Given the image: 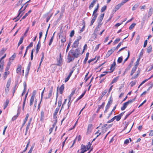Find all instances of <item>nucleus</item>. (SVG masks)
<instances>
[{"mask_svg":"<svg viewBox=\"0 0 153 153\" xmlns=\"http://www.w3.org/2000/svg\"><path fill=\"white\" fill-rule=\"evenodd\" d=\"M6 50L7 49L6 48H3L0 51V56H2Z\"/></svg>","mask_w":153,"mask_h":153,"instance_id":"29","label":"nucleus"},{"mask_svg":"<svg viewBox=\"0 0 153 153\" xmlns=\"http://www.w3.org/2000/svg\"><path fill=\"white\" fill-rule=\"evenodd\" d=\"M118 79V77H117L114 78L112 80L110 85H111L114 83L116 82Z\"/></svg>","mask_w":153,"mask_h":153,"instance_id":"28","label":"nucleus"},{"mask_svg":"<svg viewBox=\"0 0 153 153\" xmlns=\"http://www.w3.org/2000/svg\"><path fill=\"white\" fill-rule=\"evenodd\" d=\"M117 105H116L113 108V109L111 111V112H110V113L108 115V118L112 114V112H113L114 110H115L116 109V106H117Z\"/></svg>","mask_w":153,"mask_h":153,"instance_id":"40","label":"nucleus"},{"mask_svg":"<svg viewBox=\"0 0 153 153\" xmlns=\"http://www.w3.org/2000/svg\"><path fill=\"white\" fill-rule=\"evenodd\" d=\"M89 55V53L88 52L86 53L85 58L84 61L83 63L85 64L86 63V62L88 59V58Z\"/></svg>","mask_w":153,"mask_h":153,"instance_id":"30","label":"nucleus"},{"mask_svg":"<svg viewBox=\"0 0 153 153\" xmlns=\"http://www.w3.org/2000/svg\"><path fill=\"white\" fill-rule=\"evenodd\" d=\"M41 47V44H40V41L39 40L38 42V44L36 45V48H38L40 49Z\"/></svg>","mask_w":153,"mask_h":153,"instance_id":"53","label":"nucleus"},{"mask_svg":"<svg viewBox=\"0 0 153 153\" xmlns=\"http://www.w3.org/2000/svg\"><path fill=\"white\" fill-rule=\"evenodd\" d=\"M124 123H126V124L125 126L124 127V129L122 130V131L125 130H126V129L127 126H128V125L129 124V122H128L127 123L125 121V122Z\"/></svg>","mask_w":153,"mask_h":153,"instance_id":"47","label":"nucleus"},{"mask_svg":"<svg viewBox=\"0 0 153 153\" xmlns=\"http://www.w3.org/2000/svg\"><path fill=\"white\" fill-rule=\"evenodd\" d=\"M29 116V114H27L25 117V118L24 120V122L22 125V126L21 128H22L25 125V124L26 122L27 121L28 117Z\"/></svg>","mask_w":153,"mask_h":153,"instance_id":"15","label":"nucleus"},{"mask_svg":"<svg viewBox=\"0 0 153 153\" xmlns=\"http://www.w3.org/2000/svg\"><path fill=\"white\" fill-rule=\"evenodd\" d=\"M34 98L33 97H31L30 98V105L31 106L33 104L34 100Z\"/></svg>","mask_w":153,"mask_h":153,"instance_id":"39","label":"nucleus"},{"mask_svg":"<svg viewBox=\"0 0 153 153\" xmlns=\"http://www.w3.org/2000/svg\"><path fill=\"white\" fill-rule=\"evenodd\" d=\"M59 108L57 107L55 109V111L53 114V117L54 119H57V117H56V115L59 111Z\"/></svg>","mask_w":153,"mask_h":153,"instance_id":"10","label":"nucleus"},{"mask_svg":"<svg viewBox=\"0 0 153 153\" xmlns=\"http://www.w3.org/2000/svg\"><path fill=\"white\" fill-rule=\"evenodd\" d=\"M133 63V62L132 61L131 62L130 64H129V65H128L127 68L126 69V70L127 71L128 70L130 69V68L132 66V64Z\"/></svg>","mask_w":153,"mask_h":153,"instance_id":"42","label":"nucleus"},{"mask_svg":"<svg viewBox=\"0 0 153 153\" xmlns=\"http://www.w3.org/2000/svg\"><path fill=\"white\" fill-rule=\"evenodd\" d=\"M111 102H112V101L111 100H109L105 107V110L104 111V112L105 113H106L107 112V110L109 108V107L110 106V104H111Z\"/></svg>","mask_w":153,"mask_h":153,"instance_id":"7","label":"nucleus"},{"mask_svg":"<svg viewBox=\"0 0 153 153\" xmlns=\"http://www.w3.org/2000/svg\"><path fill=\"white\" fill-rule=\"evenodd\" d=\"M149 135L150 136H153V130L150 131Z\"/></svg>","mask_w":153,"mask_h":153,"instance_id":"63","label":"nucleus"},{"mask_svg":"<svg viewBox=\"0 0 153 153\" xmlns=\"http://www.w3.org/2000/svg\"><path fill=\"white\" fill-rule=\"evenodd\" d=\"M123 60V57L122 56H121L118 58L117 59V62L118 63H121Z\"/></svg>","mask_w":153,"mask_h":153,"instance_id":"44","label":"nucleus"},{"mask_svg":"<svg viewBox=\"0 0 153 153\" xmlns=\"http://www.w3.org/2000/svg\"><path fill=\"white\" fill-rule=\"evenodd\" d=\"M4 61H1L0 60V71H2L3 68Z\"/></svg>","mask_w":153,"mask_h":153,"instance_id":"21","label":"nucleus"},{"mask_svg":"<svg viewBox=\"0 0 153 153\" xmlns=\"http://www.w3.org/2000/svg\"><path fill=\"white\" fill-rule=\"evenodd\" d=\"M53 91V86H52L51 87V89L49 91L48 96L46 98V99H49L52 96V93Z\"/></svg>","mask_w":153,"mask_h":153,"instance_id":"8","label":"nucleus"},{"mask_svg":"<svg viewBox=\"0 0 153 153\" xmlns=\"http://www.w3.org/2000/svg\"><path fill=\"white\" fill-rule=\"evenodd\" d=\"M134 111V110H133L130 113L127 114L125 117L124 119V120H125L131 114L133 111Z\"/></svg>","mask_w":153,"mask_h":153,"instance_id":"58","label":"nucleus"},{"mask_svg":"<svg viewBox=\"0 0 153 153\" xmlns=\"http://www.w3.org/2000/svg\"><path fill=\"white\" fill-rule=\"evenodd\" d=\"M99 29L98 28V27H96L94 32V35L95 38L96 37L97 34H99Z\"/></svg>","mask_w":153,"mask_h":153,"instance_id":"13","label":"nucleus"},{"mask_svg":"<svg viewBox=\"0 0 153 153\" xmlns=\"http://www.w3.org/2000/svg\"><path fill=\"white\" fill-rule=\"evenodd\" d=\"M114 117V119H116V120L117 121H119L121 118V117H120V116H119V115L115 116Z\"/></svg>","mask_w":153,"mask_h":153,"instance_id":"43","label":"nucleus"},{"mask_svg":"<svg viewBox=\"0 0 153 153\" xmlns=\"http://www.w3.org/2000/svg\"><path fill=\"white\" fill-rule=\"evenodd\" d=\"M78 44L79 42H78V40H76L73 43L72 47L73 48H76L78 46Z\"/></svg>","mask_w":153,"mask_h":153,"instance_id":"16","label":"nucleus"},{"mask_svg":"<svg viewBox=\"0 0 153 153\" xmlns=\"http://www.w3.org/2000/svg\"><path fill=\"white\" fill-rule=\"evenodd\" d=\"M62 60L61 57V54H60L59 58L57 59V63L56 65L58 66H61L62 65Z\"/></svg>","mask_w":153,"mask_h":153,"instance_id":"5","label":"nucleus"},{"mask_svg":"<svg viewBox=\"0 0 153 153\" xmlns=\"http://www.w3.org/2000/svg\"><path fill=\"white\" fill-rule=\"evenodd\" d=\"M152 51V47L151 46H149L147 48V52L148 53H150Z\"/></svg>","mask_w":153,"mask_h":153,"instance_id":"48","label":"nucleus"},{"mask_svg":"<svg viewBox=\"0 0 153 153\" xmlns=\"http://www.w3.org/2000/svg\"><path fill=\"white\" fill-rule=\"evenodd\" d=\"M55 33V32H54L53 33V36H52V37H51V39H50V42H49V44H48L49 46H50L51 45V44H52V42L53 41V38H54V35Z\"/></svg>","mask_w":153,"mask_h":153,"instance_id":"34","label":"nucleus"},{"mask_svg":"<svg viewBox=\"0 0 153 153\" xmlns=\"http://www.w3.org/2000/svg\"><path fill=\"white\" fill-rule=\"evenodd\" d=\"M96 1L93 0V1L91 3L89 7L90 9H91L94 7L96 3Z\"/></svg>","mask_w":153,"mask_h":153,"instance_id":"23","label":"nucleus"},{"mask_svg":"<svg viewBox=\"0 0 153 153\" xmlns=\"http://www.w3.org/2000/svg\"><path fill=\"white\" fill-rule=\"evenodd\" d=\"M112 51H111L110 50L106 54L105 56V58H107L108 57H109L112 53Z\"/></svg>","mask_w":153,"mask_h":153,"instance_id":"33","label":"nucleus"},{"mask_svg":"<svg viewBox=\"0 0 153 153\" xmlns=\"http://www.w3.org/2000/svg\"><path fill=\"white\" fill-rule=\"evenodd\" d=\"M153 9L152 8H150L148 12V17H150L152 15V13Z\"/></svg>","mask_w":153,"mask_h":153,"instance_id":"36","label":"nucleus"},{"mask_svg":"<svg viewBox=\"0 0 153 153\" xmlns=\"http://www.w3.org/2000/svg\"><path fill=\"white\" fill-rule=\"evenodd\" d=\"M135 99V98L131 100L128 101L127 102L124 103L123 104V106L121 108V110L122 111L124 110L126 108L127 106L129 104L134 102Z\"/></svg>","mask_w":153,"mask_h":153,"instance_id":"2","label":"nucleus"},{"mask_svg":"<svg viewBox=\"0 0 153 153\" xmlns=\"http://www.w3.org/2000/svg\"><path fill=\"white\" fill-rule=\"evenodd\" d=\"M74 31L72 30L71 31L70 33V36L71 37H72L74 35Z\"/></svg>","mask_w":153,"mask_h":153,"instance_id":"51","label":"nucleus"},{"mask_svg":"<svg viewBox=\"0 0 153 153\" xmlns=\"http://www.w3.org/2000/svg\"><path fill=\"white\" fill-rule=\"evenodd\" d=\"M80 150L81 152H83V153H84L87 151L85 149V146L83 145V144L81 145V146Z\"/></svg>","mask_w":153,"mask_h":153,"instance_id":"14","label":"nucleus"},{"mask_svg":"<svg viewBox=\"0 0 153 153\" xmlns=\"http://www.w3.org/2000/svg\"><path fill=\"white\" fill-rule=\"evenodd\" d=\"M139 61H140V59H139V58L138 59H137V61L136 62V64L135 65L134 67H136L137 68V66L139 64Z\"/></svg>","mask_w":153,"mask_h":153,"instance_id":"56","label":"nucleus"},{"mask_svg":"<svg viewBox=\"0 0 153 153\" xmlns=\"http://www.w3.org/2000/svg\"><path fill=\"white\" fill-rule=\"evenodd\" d=\"M136 25V24L135 23H133L129 27V29L130 30L132 29Z\"/></svg>","mask_w":153,"mask_h":153,"instance_id":"52","label":"nucleus"},{"mask_svg":"<svg viewBox=\"0 0 153 153\" xmlns=\"http://www.w3.org/2000/svg\"><path fill=\"white\" fill-rule=\"evenodd\" d=\"M86 91H85L84 92H83L82 95H81L79 97V99H80L82 98V97L84 96L85 94V92Z\"/></svg>","mask_w":153,"mask_h":153,"instance_id":"62","label":"nucleus"},{"mask_svg":"<svg viewBox=\"0 0 153 153\" xmlns=\"http://www.w3.org/2000/svg\"><path fill=\"white\" fill-rule=\"evenodd\" d=\"M114 117H113V118H112L110 120H108V121L107 122V123H111L112 122H113L114 120Z\"/></svg>","mask_w":153,"mask_h":153,"instance_id":"60","label":"nucleus"},{"mask_svg":"<svg viewBox=\"0 0 153 153\" xmlns=\"http://www.w3.org/2000/svg\"><path fill=\"white\" fill-rule=\"evenodd\" d=\"M139 6V4L137 3L135 4L132 8V10L134 11L136 10L138 8Z\"/></svg>","mask_w":153,"mask_h":153,"instance_id":"32","label":"nucleus"},{"mask_svg":"<svg viewBox=\"0 0 153 153\" xmlns=\"http://www.w3.org/2000/svg\"><path fill=\"white\" fill-rule=\"evenodd\" d=\"M80 50L79 48H77L75 50L72 49L68 53V57L69 60V62L73 61L75 58H77L79 57L80 54Z\"/></svg>","mask_w":153,"mask_h":153,"instance_id":"1","label":"nucleus"},{"mask_svg":"<svg viewBox=\"0 0 153 153\" xmlns=\"http://www.w3.org/2000/svg\"><path fill=\"white\" fill-rule=\"evenodd\" d=\"M104 104H105V103L104 102H103L101 105H98V108L97 109V111H96L97 113H98L99 112V111L101 109V108H103V107L104 106Z\"/></svg>","mask_w":153,"mask_h":153,"instance_id":"19","label":"nucleus"},{"mask_svg":"<svg viewBox=\"0 0 153 153\" xmlns=\"http://www.w3.org/2000/svg\"><path fill=\"white\" fill-rule=\"evenodd\" d=\"M11 82V79L10 78L7 81V83L5 89V92L7 94L8 92L9 88V87L10 85Z\"/></svg>","mask_w":153,"mask_h":153,"instance_id":"3","label":"nucleus"},{"mask_svg":"<svg viewBox=\"0 0 153 153\" xmlns=\"http://www.w3.org/2000/svg\"><path fill=\"white\" fill-rule=\"evenodd\" d=\"M76 89L72 91L71 94L69 96L68 100H69V101H70L71 100V97L73 96V95L75 93L76 91Z\"/></svg>","mask_w":153,"mask_h":153,"instance_id":"18","label":"nucleus"},{"mask_svg":"<svg viewBox=\"0 0 153 153\" xmlns=\"http://www.w3.org/2000/svg\"><path fill=\"white\" fill-rule=\"evenodd\" d=\"M21 72V66L19 65L16 69V73L20 74Z\"/></svg>","mask_w":153,"mask_h":153,"instance_id":"17","label":"nucleus"},{"mask_svg":"<svg viewBox=\"0 0 153 153\" xmlns=\"http://www.w3.org/2000/svg\"><path fill=\"white\" fill-rule=\"evenodd\" d=\"M99 7V4H98L96 8H95V10H94V11H93V15H92L93 16L94 15L96 14H97V12L98 9Z\"/></svg>","mask_w":153,"mask_h":153,"instance_id":"22","label":"nucleus"},{"mask_svg":"<svg viewBox=\"0 0 153 153\" xmlns=\"http://www.w3.org/2000/svg\"><path fill=\"white\" fill-rule=\"evenodd\" d=\"M9 74V72L8 71V72L6 71L5 72L4 74V79H6L7 76L8 74Z\"/></svg>","mask_w":153,"mask_h":153,"instance_id":"41","label":"nucleus"},{"mask_svg":"<svg viewBox=\"0 0 153 153\" xmlns=\"http://www.w3.org/2000/svg\"><path fill=\"white\" fill-rule=\"evenodd\" d=\"M20 114V112L19 111H18V113H17V114L16 115L14 116V117H13V118L12 119V120L13 121L15 120L19 116Z\"/></svg>","mask_w":153,"mask_h":153,"instance_id":"27","label":"nucleus"},{"mask_svg":"<svg viewBox=\"0 0 153 153\" xmlns=\"http://www.w3.org/2000/svg\"><path fill=\"white\" fill-rule=\"evenodd\" d=\"M115 65L116 63L115 60L111 66L110 70L111 71L109 72L110 73H111L113 72V71H114L115 69Z\"/></svg>","mask_w":153,"mask_h":153,"instance_id":"6","label":"nucleus"},{"mask_svg":"<svg viewBox=\"0 0 153 153\" xmlns=\"http://www.w3.org/2000/svg\"><path fill=\"white\" fill-rule=\"evenodd\" d=\"M120 39L119 38L115 40L114 42L115 43H117L120 41Z\"/></svg>","mask_w":153,"mask_h":153,"instance_id":"64","label":"nucleus"},{"mask_svg":"<svg viewBox=\"0 0 153 153\" xmlns=\"http://www.w3.org/2000/svg\"><path fill=\"white\" fill-rule=\"evenodd\" d=\"M50 24H49V26L48 28V29L47 30V31H46V34H45V40L46 39V37H47V34H48V29L50 27Z\"/></svg>","mask_w":153,"mask_h":153,"instance_id":"57","label":"nucleus"},{"mask_svg":"<svg viewBox=\"0 0 153 153\" xmlns=\"http://www.w3.org/2000/svg\"><path fill=\"white\" fill-rule=\"evenodd\" d=\"M108 91V90L107 89L104 90L102 92V93L101 94V96L102 97H103L107 93Z\"/></svg>","mask_w":153,"mask_h":153,"instance_id":"38","label":"nucleus"},{"mask_svg":"<svg viewBox=\"0 0 153 153\" xmlns=\"http://www.w3.org/2000/svg\"><path fill=\"white\" fill-rule=\"evenodd\" d=\"M61 41L62 42L64 43L66 41V39L65 36H61Z\"/></svg>","mask_w":153,"mask_h":153,"instance_id":"35","label":"nucleus"},{"mask_svg":"<svg viewBox=\"0 0 153 153\" xmlns=\"http://www.w3.org/2000/svg\"><path fill=\"white\" fill-rule=\"evenodd\" d=\"M129 0H123L122 1L121 3L120 4L122 6L125 3L129 1Z\"/></svg>","mask_w":153,"mask_h":153,"instance_id":"45","label":"nucleus"},{"mask_svg":"<svg viewBox=\"0 0 153 153\" xmlns=\"http://www.w3.org/2000/svg\"><path fill=\"white\" fill-rule=\"evenodd\" d=\"M36 91H35V90L33 92L32 94V95L31 96V97H33L34 98L35 96L36 95Z\"/></svg>","mask_w":153,"mask_h":153,"instance_id":"61","label":"nucleus"},{"mask_svg":"<svg viewBox=\"0 0 153 153\" xmlns=\"http://www.w3.org/2000/svg\"><path fill=\"white\" fill-rule=\"evenodd\" d=\"M34 51V49H33L31 52L30 57H31V60H32L33 59V51Z\"/></svg>","mask_w":153,"mask_h":153,"instance_id":"54","label":"nucleus"},{"mask_svg":"<svg viewBox=\"0 0 153 153\" xmlns=\"http://www.w3.org/2000/svg\"><path fill=\"white\" fill-rule=\"evenodd\" d=\"M64 85H62L59 88V92L60 94H62L63 93V91L64 90Z\"/></svg>","mask_w":153,"mask_h":153,"instance_id":"20","label":"nucleus"},{"mask_svg":"<svg viewBox=\"0 0 153 153\" xmlns=\"http://www.w3.org/2000/svg\"><path fill=\"white\" fill-rule=\"evenodd\" d=\"M44 112L43 111H41V113L40 120L41 121H42L44 120Z\"/></svg>","mask_w":153,"mask_h":153,"instance_id":"26","label":"nucleus"},{"mask_svg":"<svg viewBox=\"0 0 153 153\" xmlns=\"http://www.w3.org/2000/svg\"><path fill=\"white\" fill-rule=\"evenodd\" d=\"M104 15V13L101 14L100 15V17L98 18V19H97V21H98V22H99V23H100L101 22L102 20V19H103Z\"/></svg>","mask_w":153,"mask_h":153,"instance_id":"12","label":"nucleus"},{"mask_svg":"<svg viewBox=\"0 0 153 153\" xmlns=\"http://www.w3.org/2000/svg\"><path fill=\"white\" fill-rule=\"evenodd\" d=\"M122 6L120 4H119L117 5L115 7V8H114V10L116 12L117 10H118V9H119V8Z\"/></svg>","mask_w":153,"mask_h":153,"instance_id":"24","label":"nucleus"},{"mask_svg":"<svg viewBox=\"0 0 153 153\" xmlns=\"http://www.w3.org/2000/svg\"><path fill=\"white\" fill-rule=\"evenodd\" d=\"M62 100L61 99L59 100L58 101V107H59L61 106L62 105Z\"/></svg>","mask_w":153,"mask_h":153,"instance_id":"55","label":"nucleus"},{"mask_svg":"<svg viewBox=\"0 0 153 153\" xmlns=\"http://www.w3.org/2000/svg\"><path fill=\"white\" fill-rule=\"evenodd\" d=\"M23 7V6H22V7H21V8L19 10V14H18V15L16 17V18H14V19H17L15 20V22H17L19 20V19H20V17L22 15V14L20 16V17H19V16L21 14V13L22 12V10H21L22 8Z\"/></svg>","mask_w":153,"mask_h":153,"instance_id":"4","label":"nucleus"},{"mask_svg":"<svg viewBox=\"0 0 153 153\" xmlns=\"http://www.w3.org/2000/svg\"><path fill=\"white\" fill-rule=\"evenodd\" d=\"M17 84H16L15 86L13 87V96L15 92V91L16 90Z\"/></svg>","mask_w":153,"mask_h":153,"instance_id":"49","label":"nucleus"},{"mask_svg":"<svg viewBox=\"0 0 153 153\" xmlns=\"http://www.w3.org/2000/svg\"><path fill=\"white\" fill-rule=\"evenodd\" d=\"M108 72V71H104L103 72V74H101L100 76V78H101L103 76H105L107 73Z\"/></svg>","mask_w":153,"mask_h":153,"instance_id":"46","label":"nucleus"},{"mask_svg":"<svg viewBox=\"0 0 153 153\" xmlns=\"http://www.w3.org/2000/svg\"><path fill=\"white\" fill-rule=\"evenodd\" d=\"M10 64H8L7 66V67L5 68V71H8L9 68H10Z\"/></svg>","mask_w":153,"mask_h":153,"instance_id":"59","label":"nucleus"},{"mask_svg":"<svg viewBox=\"0 0 153 153\" xmlns=\"http://www.w3.org/2000/svg\"><path fill=\"white\" fill-rule=\"evenodd\" d=\"M24 37L23 36H22L21 37L19 42L18 43V46H19L22 43Z\"/></svg>","mask_w":153,"mask_h":153,"instance_id":"37","label":"nucleus"},{"mask_svg":"<svg viewBox=\"0 0 153 153\" xmlns=\"http://www.w3.org/2000/svg\"><path fill=\"white\" fill-rule=\"evenodd\" d=\"M31 10H29L27 13H26L25 15L22 17L21 19H24L31 12ZM22 20H20V21H21Z\"/></svg>","mask_w":153,"mask_h":153,"instance_id":"25","label":"nucleus"},{"mask_svg":"<svg viewBox=\"0 0 153 153\" xmlns=\"http://www.w3.org/2000/svg\"><path fill=\"white\" fill-rule=\"evenodd\" d=\"M93 125L92 124H89L88 127L87 133H89L91 132L92 129Z\"/></svg>","mask_w":153,"mask_h":153,"instance_id":"9","label":"nucleus"},{"mask_svg":"<svg viewBox=\"0 0 153 153\" xmlns=\"http://www.w3.org/2000/svg\"><path fill=\"white\" fill-rule=\"evenodd\" d=\"M106 7H107L106 6H104L103 7H102V8L101 9V12H104L106 9Z\"/></svg>","mask_w":153,"mask_h":153,"instance_id":"50","label":"nucleus"},{"mask_svg":"<svg viewBox=\"0 0 153 153\" xmlns=\"http://www.w3.org/2000/svg\"><path fill=\"white\" fill-rule=\"evenodd\" d=\"M137 68L136 67H135L134 66L133 68L131 71V73L130 74V75L131 76L134 73V72L136 71Z\"/></svg>","mask_w":153,"mask_h":153,"instance_id":"31","label":"nucleus"},{"mask_svg":"<svg viewBox=\"0 0 153 153\" xmlns=\"http://www.w3.org/2000/svg\"><path fill=\"white\" fill-rule=\"evenodd\" d=\"M97 14H96L94 15L93 16H94L93 17V18L91 22V23L90 24V26H91L95 22V20L96 19V18L97 17Z\"/></svg>","mask_w":153,"mask_h":153,"instance_id":"11","label":"nucleus"}]
</instances>
